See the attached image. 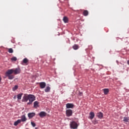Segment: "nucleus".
<instances>
[{"label": "nucleus", "mask_w": 129, "mask_h": 129, "mask_svg": "<svg viewBox=\"0 0 129 129\" xmlns=\"http://www.w3.org/2000/svg\"><path fill=\"white\" fill-rule=\"evenodd\" d=\"M13 73L15 75L19 74L21 73V70H20V69L19 68H16L15 70H8L5 73L6 77H8V79L10 80L14 79V78H15V76L12 75Z\"/></svg>", "instance_id": "nucleus-1"}, {"label": "nucleus", "mask_w": 129, "mask_h": 129, "mask_svg": "<svg viewBox=\"0 0 129 129\" xmlns=\"http://www.w3.org/2000/svg\"><path fill=\"white\" fill-rule=\"evenodd\" d=\"M29 100V102H28ZM36 100V97L34 95L25 94L22 100V102H28L27 105H31Z\"/></svg>", "instance_id": "nucleus-2"}, {"label": "nucleus", "mask_w": 129, "mask_h": 129, "mask_svg": "<svg viewBox=\"0 0 129 129\" xmlns=\"http://www.w3.org/2000/svg\"><path fill=\"white\" fill-rule=\"evenodd\" d=\"M70 127L71 128H73V129H76L77 127H78V125L77 124V123L75 121H72L70 123Z\"/></svg>", "instance_id": "nucleus-3"}, {"label": "nucleus", "mask_w": 129, "mask_h": 129, "mask_svg": "<svg viewBox=\"0 0 129 129\" xmlns=\"http://www.w3.org/2000/svg\"><path fill=\"white\" fill-rule=\"evenodd\" d=\"M97 117H98L100 119H102L103 118V113L101 112H98L96 114Z\"/></svg>", "instance_id": "nucleus-4"}, {"label": "nucleus", "mask_w": 129, "mask_h": 129, "mask_svg": "<svg viewBox=\"0 0 129 129\" xmlns=\"http://www.w3.org/2000/svg\"><path fill=\"white\" fill-rule=\"evenodd\" d=\"M72 113H73L72 110L68 109L66 110L67 116H68V117L71 116L72 115Z\"/></svg>", "instance_id": "nucleus-5"}, {"label": "nucleus", "mask_w": 129, "mask_h": 129, "mask_svg": "<svg viewBox=\"0 0 129 129\" xmlns=\"http://www.w3.org/2000/svg\"><path fill=\"white\" fill-rule=\"evenodd\" d=\"M39 86L41 89H43L46 87V83L42 82L39 83Z\"/></svg>", "instance_id": "nucleus-6"}, {"label": "nucleus", "mask_w": 129, "mask_h": 129, "mask_svg": "<svg viewBox=\"0 0 129 129\" xmlns=\"http://www.w3.org/2000/svg\"><path fill=\"white\" fill-rule=\"evenodd\" d=\"M39 115L40 117H45L47 115V113L46 112L41 111L39 113Z\"/></svg>", "instance_id": "nucleus-7"}, {"label": "nucleus", "mask_w": 129, "mask_h": 129, "mask_svg": "<svg viewBox=\"0 0 129 129\" xmlns=\"http://www.w3.org/2000/svg\"><path fill=\"white\" fill-rule=\"evenodd\" d=\"M89 119H93V118H94V116H95V114H94V112H90V114H89Z\"/></svg>", "instance_id": "nucleus-8"}, {"label": "nucleus", "mask_w": 129, "mask_h": 129, "mask_svg": "<svg viewBox=\"0 0 129 129\" xmlns=\"http://www.w3.org/2000/svg\"><path fill=\"white\" fill-rule=\"evenodd\" d=\"M67 108H73L74 107V105L72 103H67L66 104Z\"/></svg>", "instance_id": "nucleus-9"}, {"label": "nucleus", "mask_w": 129, "mask_h": 129, "mask_svg": "<svg viewBox=\"0 0 129 129\" xmlns=\"http://www.w3.org/2000/svg\"><path fill=\"white\" fill-rule=\"evenodd\" d=\"M39 102L36 101L33 103V107L34 108H38L39 107Z\"/></svg>", "instance_id": "nucleus-10"}, {"label": "nucleus", "mask_w": 129, "mask_h": 129, "mask_svg": "<svg viewBox=\"0 0 129 129\" xmlns=\"http://www.w3.org/2000/svg\"><path fill=\"white\" fill-rule=\"evenodd\" d=\"M35 115H36V114L34 112L29 113L28 114V116L29 118H32V117H34V116H35Z\"/></svg>", "instance_id": "nucleus-11"}, {"label": "nucleus", "mask_w": 129, "mask_h": 129, "mask_svg": "<svg viewBox=\"0 0 129 129\" xmlns=\"http://www.w3.org/2000/svg\"><path fill=\"white\" fill-rule=\"evenodd\" d=\"M21 119H18L14 122V125L15 126H17V125H18V124H19V123H21Z\"/></svg>", "instance_id": "nucleus-12"}, {"label": "nucleus", "mask_w": 129, "mask_h": 129, "mask_svg": "<svg viewBox=\"0 0 129 129\" xmlns=\"http://www.w3.org/2000/svg\"><path fill=\"white\" fill-rule=\"evenodd\" d=\"M73 49H74V50H78L79 49V45L77 44H74L73 46Z\"/></svg>", "instance_id": "nucleus-13"}, {"label": "nucleus", "mask_w": 129, "mask_h": 129, "mask_svg": "<svg viewBox=\"0 0 129 129\" xmlns=\"http://www.w3.org/2000/svg\"><path fill=\"white\" fill-rule=\"evenodd\" d=\"M103 90L104 91V94L105 95L108 94L109 92V90L108 89H104Z\"/></svg>", "instance_id": "nucleus-14"}, {"label": "nucleus", "mask_w": 129, "mask_h": 129, "mask_svg": "<svg viewBox=\"0 0 129 129\" xmlns=\"http://www.w3.org/2000/svg\"><path fill=\"white\" fill-rule=\"evenodd\" d=\"M21 121H26V120H27V118H26V116L25 115H22L21 116Z\"/></svg>", "instance_id": "nucleus-15"}, {"label": "nucleus", "mask_w": 129, "mask_h": 129, "mask_svg": "<svg viewBox=\"0 0 129 129\" xmlns=\"http://www.w3.org/2000/svg\"><path fill=\"white\" fill-rule=\"evenodd\" d=\"M68 17L64 16L63 18V21L64 22V23H68Z\"/></svg>", "instance_id": "nucleus-16"}, {"label": "nucleus", "mask_w": 129, "mask_h": 129, "mask_svg": "<svg viewBox=\"0 0 129 129\" xmlns=\"http://www.w3.org/2000/svg\"><path fill=\"white\" fill-rule=\"evenodd\" d=\"M50 89H51V88L48 86V87H46V88L45 89L44 91L45 92H50Z\"/></svg>", "instance_id": "nucleus-17"}, {"label": "nucleus", "mask_w": 129, "mask_h": 129, "mask_svg": "<svg viewBox=\"0 0 129 129\" xmlns=\"http://www.w3.org/2000/svg\"><path fill=\"white\" fill-rule=\"evenodd\" d=\"M83 15L85 17H87V16H88V11H87V10L84 11V12H83Z\"/></svg>", "instance_id": "nucleus-18"}, {"label": "nucleus", "mask_w": 129, "mask_h": 129, "mask_svg": "<svg viewBox=\"0 0 129 129\" xmlns=\"http://www.w3.org/2000/svg\"><path fill=\"white\" fill-rule=\"evenodd\" d=\"M22 96H23V93L19 94L17 95V98H18V99H19V100L22 99Z\"/></svg>", "instance_id": "nucleus-19"}, {"label": "nucleus", "mask_w": 129, "mask_h": 129, "mask_svg": "<svg viewBox=\"0 0 129 129\" xmlns=\"http://www.w3.org/2000/svg\"><path fill=\"white\" fill-rule=\"evenodd\" d=\"M128 120H129L128 117H124L123 121H124L125 122H128Z\"/></svg>", "instance_id": "nucleus-20"}, {"label": "nucleus", "mask_w": 129, "mask_h": 129, "mask_svg": "<svg viewBox=\"0 0 129 129\" xmlns=\"http://www.w3.org/2000/svg\"><path fill=\"white\" fill-rule=\"evenodd\" d=\"M23 62L25 64H26V63H28L29 62V60L27 59V58H25L23 60Z\"/></svg>", "instance_id": "nucleus-21"}, {"label": "nucleus", "mask_w": 129, "mask_h": 129, "mask_svg": "<svg viewBox=\"0 0 129 129\" xmlns=\"http://www.w3.org/2000/svg\"><path fill=\"white\" fill-rule=\"evenodd\" d=\"M18 86L16 85L13 88V91H16V90H17V89H18Z\"/></svg>", "instance_id": "nucleus-22"}, {"label": "nucleus", "mask_w": 129, "mask_h": 129, "mask_svg": "<svg viewBox=\"0 0 129 129\" xmlns=\"http://www.w3.org/2000/svg\"><path fill=\"white\" fill-rule=\"evenodd\" d=\"M8 52H9V53H14V50H13L12 48H9V50H8Z\"/></svg>", "instance_id": "nucleus-23"}, {"label": "nucleus", "mask_w": 129, "mask_h": 129, "mask_svg": "<svg viewBox=\"0 0 129 129\" xmlns=\"http://www.w3.org/2000/svg\"><path fill=\"white\" fill-rule=\"evenodd\" d=\"M12 61H17V57L15 56H13L12 58H11Z\"/></svg>", "instance_id": "nucleus-24"}, {"label": "nucleus", "mask_w": 129, "mask_h": 129, "mask_svg": "<svg viewBox=\"0 0 129 129\" xmlns=\"http://www.w3.org/2000/svg\"><path fill=\"white\" fill-rule=\"evenodd\" d=\"M31 125H32V126H33V127H35V126H36V123H35V122H31Z\"/></svg>", "instance_id": "nucleus-25"}, {"label": "nucleus", "mask_w": 129, "mask_h": 129, "mask_svg": "<svg viewBox=\"0 0 129 129\" xmlns=\"http://www.w3.org/2000/svg\"><path fill=\"white\" fill-rule=\"evenodd\" d=\"M82 94H83L82 92H79V95H80V96H82Z\"/></svg>", "instance_id": "nucleus-26"}, {"label": "nucleus", "mask_w": 129, "mask_h": 129, "mask_svg": "<svg viewBox=\"0 0 129 129\" xmlns=\"http://www.w3.org/2000/svg\"><path fill=\"white\" fill-rule=\"evenodd\" d=\"M14 99H16V98H17V96H15L14 97H13Z\"/></svg>", "instance_id": "nucleus-27"}, {"label": "nucleus", "mask_w": 129, "mask_h": 129, "mask_svg": "<svg viewBox=\"0 0 129 129\" xmlns=\"http://www.w3.org/2000/svg\"><path fill=\"white\" fill-rule=\"evenodd\" d=\"M2 81V77L0 76V82Z\"/></svg>", "instance_id": "nucleus-28"}, {"label": "nucleus", "mask_w": 129, "mask_h": 129, "mask_svg": "<svg viewBox=\"0 0 129 129\" xmlns=\"http://www.w3.org/2000/svg\"><path fill=\"white\" fill-rule=\"evenodd\" d=\"M127 64H128V65H129V60H127Z\"/></svg>", "instance_id": "nucleus-29"}, {"label": "nucleus", "mask_w": 129, "mask_h": 129, "mask_svg": "<svg viewBox=\"0 0 129 129\" xmlns=\"http://www.w3.org/2000/svg\"><path fill=\"white\" fill-rule=\"evenodd\" d=\"M35 129H37V127H35Z\"/></svg>", "instance_id": "nucleus-30"}]
</instances>
